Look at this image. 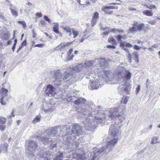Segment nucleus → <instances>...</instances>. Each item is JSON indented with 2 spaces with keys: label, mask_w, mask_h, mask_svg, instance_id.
Here are the masks:
<instances>
[{
  "label": "nucleus",
  "mask_w": 160,
  "mask_h": 160,
  "mask_svg": "<svg viewBox=\"0 0 160 160\" xmlns=\"http://www.w3.org/2000/svg\"><path fill=\"white\" fill-rule=\"evenodd\" d=\"M120 128V126L116 122L111 125L109 132L112 139L108 142L106 148L104 147L101 148H93L92 152H88L86 153L79 154L78 155V158L82 160H95L97 159L100 155L107 152L110 151L117 142L118 138L121 132Z\"/></svg>",
  "instance_id": "f257e3e1"
},
{
  "label": "nucleus",
  "mask_w": 160,
  "mask_h": 160,
  "mask_svg": "<svg viewBox=\"0 0 160 160\" xmlns=\"http://www.w3.org/2000/svg\"><path fill=\"white\" fill-rule=\"evenodd\" d=\"M83 128L79 124H75L71 129L68 127L66 129V134L62 136L63 141L67 144V148L68 150V152H71L78 148L80 142V140L74 141V139L76 136L81 135L82 133Z\"/></svg>",
  "instance_id": "f03ea898"
},
{
  "label": "nucleus",
  "mask_w": 160,
  "mask_h": 160,
  "mask_svg": "<svg viewBox=\"0 0 160 160\" xmlns=\"http://www.w3.org/2000/svg\"><path fill=\"white\" fill-rule=\"evenodd\" d=\"M93 109L91 114L90 112H88V115L93 116L94 119L87 118L83 122V127L84 128L88 131L92 132L96 129L98 124H103L104 123L105 118L104 111L101 109L100 106L96 108H94Z\"/></svg>",
  "instance_id": "7ed1b4c3"
},
{
  "label": "nucleus",
  "mask_w": 160,
  "mask_h": 160,
  "mask_svg": "<svg viewBox=\"0 0 160 160\" xmlns=\"http://www.w3.org/2000/svg\"><path fill=\"white\" fill-rule=\"evenodd\" d=\"M81 70V69L80 68V70L78 71H73L72 72H69L70 73L69 74L72 75L71 77H67L65 79L63 78L64 73L62 75L59 70H54L52 71L51 73V75L55 79V80L54 81V84L57 86H59L60 85V82H61L68 78L69 79L68 81L71 80L72 79V78H75L82 79L84 77V74L79 72Z\"/></svg>",
  "instance_id": "20e7f679"
},
{
  "label": "nucleus",
  "mask_w": 160,
  "mask_h": 160,
  "mask_svg": "<svg viewBox=\"0 0 160 160\" xmlns=\"http://www.w3.org/2000/svg\"><path fill=\"white\" fill-rule=\"evenodd\" d=\"M75 105H78L79 106H83V107H80L77 108L78 112L83 113L85 115H88V112L89 110H92V107L91 106L92 105V102H89L82 97L78 98L73 101Z\"/></svg>",
  "instance_id": "39448f33"
},
{
  "label": "nucleus",
  "mask_w": 160,
  "mask_h": 160,
  "mask_svg": "<svg viewBox=\"0 0 160 160\" xmlns=\"http://www.w3.org/2000/svg\"><path fill=\"white\" fill-rule=\"evenodd\" d=\"M125 71V68L119 66L117 68L114 73L108 76L105 75V77L106 78L108 82L111 81L114 83H118L120 80L123 79Z\"/></svg>",
  "instance_id": "423d86ee"
},
{
  "label": "nucleus",
  "mask_w": 160,
  "mask_h": 160,
  "mask_svg": "<svg viewBox=\"0 0 160 160\" xmlns=\"http://www.w3.org/2000/svg\"><path fill=\"white\" fill-rule=\"evenodd\" d=\"M93 62L94 61L93 60H90L88 62H86L84 63L76 65L75 67L70 68L68 69L67 70L64 72L63 78L65 79L67 77H70L72 76V75L69 74H70L69 72H72L73 71H78L80 70V68H81V67L84 68L89 67L92 65Z\"/></svg>",
  "instance_id": "0eeeda50"
},
{
  "label": "nucleus",
  "mask_w": 160,
  "mask_h": 160,
  "mask_svg": "<svg viewBox=\"0 0 160 160\" xmlns=\"http://www.w3.org/2000/svg\"><path fill=\"white\" fill-rule=\"evenodd\" d=\"M105 75L102 77H100L98 79H97L95 82H93L91 83L90 85L89 86L88 88L92 89H97L102 85L104 82L108 81L106 78L105 77Z\"/></svg>",
  "instance_id": "6e6552de"
},
{
  "label": "nucleus",
  "mask_w": 160,
  "mask_h": 160,
  "mask_svg": "<svg viewBox=\"0 0 160 160\" xmlns=\"http://www.w3.org/2000/svg\"><path fill=\"white\" fill-rule=\"evenodd\" d=\"M118 109L117 108H115L113 110V112L110 114L109 117L111 119H114L115 118L116 119H117L119 120L121 122L122 120L125 119V118L122 115L119 114L118 112Z\"/></svg>",
  "instance_id": "1a4fd4ad"
},
{
  "label": "nucleus",
  "mask_w": 160,
  "mask_h": 160,
  "mask_svg": "<svg viewBox=\"0 0 160 160\" xmlns=\"http://www.w3.org/2000/svg\"><path fill=\"white\" fill-rule=\"evenodd\" d=\"M62 128L61 126H59L50 128L48 131L47 134L48 136H53L56 135L58 132H61L62 131Z\"/></svg>",
  "instance_id": "9d476101"
},
{
  "label": "nucleus",
  "mask_w": 160,
  "mask_h": 160,
  "mask_svg": "<svg viewBox=\"0 0 160 160\" xmlns=\"http://www.w3.org/2000/svg\"><path fill=\"white\" fill-rule=\"evenodd\" d=\"M38 139L40 140L45 145L50 144V148L51 149H53L54 148L56 147V143L53 142V141L51 138L48 139L45 137H43L42 138H39Z\"/></svg>",
  "instance_id": "9b49d317"
},
{
  "label": "nucleus",
  "mask_w": 160,
  "mask_h": 160,
  "mask_svg": "<svg viewBox=\"0 0 160 160\" xmlns=\"http://www.w3.org/2000/svg\"><path fill=\"white\" fill-rule=\"evenodd\" d=\"M45 92L50 97L53 96L56 93L55 89L51 84L47 85L45 88Z\"/></svg>",
  "instance_id": "f8f14e48"
},
{
  "label": "nucleus",
  "mask_w": 160,
  "mask_h": 160,
  "mask_svg": "<svg viewBox=\"0 0 160 160\" xmlns=\"http://www.w3.org/2000/svg\"><path fill=\"white\" fill-rule=\"evenodd\" d=\"M38 147V145L36 142L33 140H30L28 141V151L33 152L36 151Z\"/></svg>",
  "instance_id": "ddd939ff"
},
{
  "label": "nucleus",
  "mask_w": 160,
  "mask_h": 160,
  "mask_svg": "<svg viewBox=\"0 0 160 160\" xmlns=\"http://www.w3.org/2000/svg\"><path fill=\"white\" fill-rule=\"evenodd\" d=\"M45 151H43V149L40 148L37 154V156L41 158H43L44 160H48V157L50 154L47 152L45 153Z\"/></svg>",
  "instance_id": "4468645a"
},
{
  "label": "nucleus",
  "mask_w": 160,
  "mask_h": 160,
  "mask_svg": "<svg viewBox=\"0 0 160 160\" xmlns=\"http://www.w3.org/2000/svg\"><path fill=\"white\" fill-rule=\"evenodd\" d=\"M120 87L121 90L126 92L127 94L129 93V91L131 88V85L128 82H126L124 84L121 85Z\"/></svg>",
  "instance_id": "2eb2a0df"
},
{
  "label": "nucleus",
  "mask_w": 160,
  "mask_h": 160,
  "mask_svg": "<svg viewBox=\"0 0 160 160\" xmlns=\"http://www.w3.org/2000/svg\"><path fill=\"white\" fill-rule=\"evenodd\" d=\"M128 55L127 57L128 58V61L129 62H131V58H134V59L135 58H138V53L137 52H134L132 54H131L128 51Z\"/></svg>",
  "instance_id": "dca6fc26"
},
{
  "label": "nucleus",
  "mask_w": 160,
  "mask_h": 160,
  "mask_svg": "<svg viewBox=\"0 0 160 160\" xmlns=\"http://www.w3.org/2000/svg\"><path fill=\"white\" fill-rule=\"evenodd\" d=\"M68 44L69 43L68 42L61 43L55 48V50L57 51L61 50L66 48L68 46Z\"/></svg>",
  "instance_id": "f3484780"
},
{
  "label": "nucleus",
  "mask_w": 160,
  "mask_h": 160,
  "mask_svg": "<svg viewBox=\"0 0 160 160\" xmlns=\"http://www.w3.org/2000/svg\"><path fill=\"white\" fill-rule=\"evenodd\" d=\"M59 25L58 23H55V25L53 26V31L56 33H58L61 36H62V34L58 31Z\"/></svg>",
  "instance_id": "a211bd4d"
},
{
  "label": "nucleus",
  "mask_w": 160,
  "mask_h": 160,
  "mask_svg": "<svg viewBox=\"0 0 160 160\" xmlns=\"http://www.w3.org/2000/svg\"><path fill=\"white\" fill-rule=\"evenodd\" d=\"M114 37L117 40L118 42L120 43V46L121 47V46H124V43L121 39V36L120 35H118L117 36H115Z\"/></svg>",
  "instance_id": "6ab92c4d"
},
{
  "label": "nucleus",
  "mask_w": 160,
  "mask_h": 160,
  "mask_svg": "<svg viewBox=\"0 0 160 160\" xmlns=\"http://www.w3.org/2000/svg\"><path fill=\"white\" fill-rule=\"evenodd\" d=\"M8 92V90L5 88H2L1 89L0 91V95H1L2 96V97H4L7 95V93Z\"/></svg>",
  "instance_id": "aec40b11"
},
{
  "label": "nucleus",
  "mask_w": 160,
  "mask_h": 160,
  "mask_svg": "<svg viewBox=\"0 0 160 160\" xmlns=\"http://www.w3.org/2000/svg\"><path fill=\"white\" fill-rule=\"evenodd\" d=\"M123 43H124V46H121V47L124 48L123 49L125 51H128V49L126 48H125V47L130 48L133 46L131 44L127 42L124 41L123 42Z\"/></svg>",
  "instance_id": "412c9836"
},
{
  "label": "nucleus",
  "mask_w": 160,
  "mask_h": 160,
  "mask_svg": "<svg viewBox=\"0 0 160 160\" xmlns=\"http://www.w3.org/2000/svg\"><path fill=\"white\" fill-rule=\"evenodd\" d=\"M109 31L111 32H112L114 33H117L118 32L119 33H124V31L123 30H120L118 29L115 28H111L110 30Z\"/></svg>",
  "instance_id": "4be33fe9"
},
{
  "label": "nucleus",
  "mask_w": 160,
  "mask_h": 160,
  "mask_svg": "<svg viewBox=\"0 0 160 160\" xmlns=\"http://www.w3.org/2000/svg\"><path fill=\"white\" fill-rule=\"evenodd\" d=\"M124 76H125V77L126 79H129L131 78V74L129 71L127 70L126 69Z\"/></svg>",
  "instance_id": "5701e85b"
},
{
  "label": "nucleus",
  "mask_w": 160,
  "mask_h": 160,
  "mask_svg": "<svg viewBox=\"0 0 160 160\" xmlns=\"http://www.w3.org/2000/svg\"><path fill=\"white\" fill-rule=\"evenodd\" d=\"M41 117L40 115H37L32 121V122L35 123L36 122H39L40 120Z\"/></svg>",
  "instance_id": "b1692460"
},
{
  "label": "nucleus",
  "mask_w": 160,
  "mask_h": 160,
  "mask_svg": "<svg viewBox=\"0 0 160 160\" xmlns=\"http://www.w3.org/2000/svg\"><path fill=\"white\" fill-rule=\"evenodd\" d=\"M118 7L117 6L114 7L112 6H107L104 7L102 9V11L105 12V10L106 9H117Z\"/></svg>",
  "instance_id": "393cba45"
},
{
  "label": "nucleus",
  "mask_w": 160,
  "mask_h": 160,
  "mask_svg": "<svg viewBox=\"0 0 160 160\" xmlns=\"http://www.w3.org/2000/svg\"><path fill=\"white\" fill-rule=\"evenodd\" d=\"M108 42L110 43H111L113 44H117V42L113 37H111L109 38Z\"/></svg>",
  "instance_id": "a878e982"
},
{
  "label": "nucleus",
  "mask_w": 160,
  "mask_h": 160,
  "mask_svg": "<svg viewBox=\"0 0 160 160\" xmlns=\"http://www.w3.org/2000/svg\"><path fill=\"white\" fill-rule=\"evenodd\" d=\"M8 146V145L7 144H5L3 145L2 147H1L2 148V152L4 153H7V147Z\"/></svg>",
  "instance_id": "bb28decb"
},
{
  "label": "nucleus",
  "mask_w": 160,
  "mask_h": 160,
  "mask_svg": "<svg viewBox=\"0 0 160 160\" xmlns=\"http://www.w3.org/2000/svg\"><path fill=\"white\" fill-rule=\"evenodd\" d=\"M65 31L69 33V35L70 36L72 35V30L70 28L68 27H65L63 28Z\"/></svg>",
  "instance_id": "cd10ccee"
},
{
  "label": "nucleus",
  "mask_w": 160,
  "mask_h": 160,
  "mask_svg": "<svg viewBox=\"0 0 160 160\" xmlns=\"http://www.w3.org/2000/svg\"><path fill=\"white\" fill-rule=\"evenodd\" d=\"M129 97L126 96L122 98V100L121 101V103L123 104H126L128 101Z\"/></svg>",
  "instance_id": "c85d7f7f"
},
{
  "label": "nucleus",
  "mask_w": 160,
  "mask_h": 160,
  "mask_svg": "<svg viewBox=\"0 0 160 160\" xmlns=\"http://www.w3.org/2000/svg\"><path fill=\"white\" fill-rule=\"evenodd\" d=\"M6 120L7 119L6 118L2 116L0 117V124H4L6 122Z\"/></svg>",
  "instance_id": "c756f323"
},
{
  "label": "nucleus",
  "mask_w": 160,
  "mask_h": 160,
  "mask_svg": "<svg viewBox=\"0 0 160 160\" xmlns=\"http://www.w3.org/2000/svg\"><path fill=\"white\" fill-rule=\"evenodd\" d=\"M138 30H142L144 28V25L143 23H140L137 25Z\"/></svg>",
  "instance_id": "7c9ffc66"
},
{
  "label": "nucleus",
  "mask_w": 160,
  "mask_h": 160,
  "mask_svg": "<svg viewBox=\"0 0 160 160\" xmlns=\"http://www.w3.org/2000/svg\"><path fill=\"white\" fill-rule=\"evenodd\" d=\"M158 139V138L157 137H153L152 139L151 143L153 144L159 143V142L157 141Z\"/></svg>",
  "instance_id": "2f4dec72"
},
{
  "label": "nucleus",
  "mask_w": 160,
  "mask_h": 160,
  "mask_svg": "<svg viewBox=\"0 0 160 160\" xmlns=\"http://www.w3.org/2000/svg\"><path fill=\"white\" fill-rule=\"evenodd\" d=\"M143 13L144 14L148 16H152L153 14L151 11L148 10L143 11Z\"/></svg>",
  "instance_id": "473e14b6"
},
{
  "label": "nucleus",
  "mask_w": 160,
  "mask_h": 160,
  "mask_svg": "<svg viewBox=\"0 0 160 160\" xmlns=\"http://www.w3.org/2000/svg\"><path fill=\"white\" fill-rule=\"evenodd\" d=\"M11 10L12 14L14 16L16 17L18 16L17 12L12 9H10Z\"/></svg>",
  "instance_id": "72a5a7b5"
},
{
  "label": "nucleus",
  "mask_w": 160,
  "mask_h": 160,
  "mask_svg": "<svg viewBox=\"0 0 160 160\" xmlns=\"http://www.w3.org/2000/svg\"><path fill=\"white\" fill-rule=\"evenodd\" d=\"M99 18V14L97 12H95L92 17V18L97 19Z\"/></svg>",
  "instance_id": "f704fd0d"
},
{
  "label": "nucleus",
  "mask_w": 160,
  "mask_h": 160,
  "mask_svg": "<svg viewBox=\"0 0 160 160\" xmlns=\"http://www.w3.org/2000/svg\"><path fill=\"white\" fill-rule=\"evenodd\" d=\"M97 20L96 19L92 18V21H91V26L93 27L97 23Z\"/></svg>",
  "instance_id": "c9c22d12"
},
{
  "label": "nucleus",
  "mask_w": 160,
  "mask_h": 160,
  "mask_svg": "<svg viewBox=\"0 0 160 160\" xmlns=\"http://www.w3.org/2000/svg\"><path fill=\"white\" fill-rule=\"evenodd\" d=\"M72 33L73 35L74 36L73 38H75L78 36L79 32L78 31H75L74 30H72Z\"/></svg>",
  "instance_id": "e433bc0d"
},
{
  "label": "nucleus",
  "mask_w": 160,
  "mask_h": 160,
  "mask_svg": "<svg viewBox=\"0 0 160 160\" xmlns=\"http://www.w3.org/2000/svg\"><path fill=\"white\" fill-rule=\"evenodd\" d=\"M18 23L21 24L23 27L25 28L26 27V24L25 22L23 21H18Z\"/></svg>",
  "instance_id": "4c0bfd02"
},
{
  "label": "nucleus",
  "mask_w": 160,
  "mask_h": 160,
  "mask_svg": "<svg viewBox=\"0 0 160 160\" xmlns=\"http://www.w3.org/2000/svg\"><path fill=\"white\" fill-rule=\"evenodd\" d=\"M43 18L45 21H47L49 23H51V19L49 18H48L47 16L44 15L43 17Z\"/></svg>",
  "instance_id": "58836bf2"
},
{
  "label": "nucleus",
  "mask_w": 160,
  "mask_h": 160,
  "mask_svg": "<svg viewBox=\"0 0 160 160\" xmlns=\"http://www.w3.org/2000/svg\"><path fill=\"white\" fill-rule=\"evenodd\" d=\"M5 125L0 124V130L3 132L5 130Z\"/></svg>",
  "instance_id": "ea45409f"
},
{
  "label": "nucleus",
  "mask_w": 160,
  "mask_h": 160,
  "mask_svg": "<svg viewBox=\"0 0 160 160\" xmlns=\"http://www.w3.org/2000/svg\"><path fill=\"white\" fill-rule=\"evenodd\" d=\"M64 158V156L63 154V153H59V154H58L56 157V159H58V158Z\"/></svg>",
  "instance_id": "a19ab883"
},
{
  "label": "nucleus",
  "mask_w": 160,
  "mask_h": 160,
  "mask_svg": "<svg viewBox=\"0 0 160 160\" xmlns=\"http://www.w3.org/2000/svg\"><path fill=\"white\" fill-rule=\"evenodd\" d=\"M137 27V23H134L133 24V26L132 27V28L134 32L137 31L138 30V29Z\"/></svg>",
  "instance_id": "79ce46f5"
},
{
  "label": "nucleus",
  "mask_w": 160,
  "mask_h": 160,
  "mask_svg": "<svg viewBox=\"0 0 160 160\" xmlns=\"http://www.w3.org/2000/svg\"><path fill=\"white\" fill-rule=\"evenodd\" d=\"M28 158L30 160L32 159V158H33V159H34L35 158V156L34 155H33L32 153L30 154L28 156Z\"/></svg>",
  "instance_id": "37998d69"
},
{
  "label": "nucleus",
  "mask_w": 160,
  "mask_h": 160,
  "mask_svg": "<svg viewBox=\"0 0 160 160\" xmlns=\"http://www.w3.org/2000/svg\"><path fill=\"white\" fill-rule=\"evenodd\" d=\"M140 85H138L136 88V94H137L138 93L140 90Z\"/></svg>",
  "instance_id": "c03bdc74"
},
{
  "label": "nucleus",
  "mask_w": 160,
  "mask_h": 160,
  "mask_svg": "<svg viewBox=\"0 0 160 160\" xmlns=\"http://www.w3.org/2000/svg\"><path fill=\"white\" fill-rule=\"evenodd\" d=\"M134 31L132 28H130L128 30V33H133L134 32Z\"/></svg>",
  "instance_id": "a18cd8bd"
},
{
  "label": "nucleus",
  "mask_w": 160,
  "mask_h": 160,
  "mask_svg": "<svg viewBox=\"0 0 160 160\" xmlns=\"http://www.w3.org/2000/svg\"><path fill=\"white\" fill-rule=\"evenodd\" d=\"M106 47L108 48H111L113 49L116 48V47L113 45H107Z\"/></svg>",
  "instance_id": "49530a36"
},
{
  "label": "nucleus",
  "mask_w": 160,
  "mask_h": 160,
  "mask_svg": "<svg viewBox=\"0 0 160 160\" xmlns=\"http://www.w3.org/2000/svg\"><path fill=\"white\" fill-rule=\"evenodd\" d=\"M133 48L136 50H138L141 48V47L138 46L136 45H135L134 46Z\"/></svg>",
  "instance_id": "de8ad7c7"
},
{
  "label": "nucleus",
  "mask_w": 160,
  "mask_h": 160,
  "mask_svg": "<svg viewBox=\"0 0 160 160\" xmlns=\"http://www.w3.org/2000/svg\"><path fill=\"white\" fill-rule=\"evenodd\" d=\"M4 37L6 39H8L9 38V34L8 33H5Z\"/></svg>",
  "instance_id": "09e8293b"
},
{
  "label": "nucleus",
  "mask_w": 160,
  "mask_h": 160,
  "mask_svg": "<svg viewBox=\"0 0 160 160\" xmlns=\"http://www.w3.org/2000/svg\"><path fill=\"white\" fill-rule=\"evenodd\" d=\"M3 97H2L0 99V102L2 105H5L6 104V103H5L3 100Z\"/></svg>",
  "instance_id": "8fccbe9b"
},
{
  "label": "nucleus",
  "mask_w": 160,
  "mask_h": 160,
  "mask_svg": "<svg viewBox=\"0 0 160 160\" xmlns=\"http://www.w3.org/2000/svg\"><path fill=\"white\" fill-rule=\"evenodd\" d=\"M35 16L38 18L41 17L42 16V14L41 13H39L38 12L36 13Z\"/></svg>",
  "instance_id": "3c124183"
},
{
  "label": "nucleus",
  "mask_w": 160,
  "mask_h": 160,
  "mask_svg": "<svg viewBox=\"0 0 160 160\" xmlns=\"http://www.w3.org/2000/svg\"><path fill=\"white\" fill-rule=\"evenodd\" d=\"M26 40H25L22 42L21 45L23 47L26 46Z\"/></svg>",
  "instance_id": "603ef678"
},
{
  "label": "nucleus",
  "mask_w": 160,
  "mask_h": 160,
  "mask_svg": "<svg viewBox=\"0 0 160 160\" xmlns=\"http://www.w3.org/2000/svg\"><path fill=\"white\" fill-rule=\"evenodd\" d=\"M37 47L39 48H42L43 47V44H36L35 45L34 47Z\"/></svg>",
  "instance_id": "864d4df0"
},
{
  "label": "nucleus",
  "mask_w": 160,
  "mask_h": 160,
  "mask_svg": "<svg viewBox=\"0 0 160 160\" xmlns=\"http://www.w3.org/2000/svg\"><path fill=\"white\" fill-rule=\"evenodd\" d=\"M73 50L72 48L70 49L68 52V55L70 56L72 53V52H73Z\"/></svg>",
  "instance_id": "5fc2aeb1"
},
{
  "label": "nucleus",
  "mask_w": 160,
  "mask_h": 160,
  "mask_svg": "<svg viewBox=\"0 0 160 160\" xmlns=\"http://www.w3.org/2000/svg\"><path fill=\"white\" fill-rule=\"evenodd\" d=\"M13 113H14V110H12V112H11V115L10 116H8L7 118H10L12 116L13 117H14V115L13 114Z\"/></svg>",
  "instance_id": "6e6d98bb"
},
{
  "label": "nucleus",
  "mask_w": 160,
  "mask_h": 160,
  "mask_svg": "<svg viewBox=\"0 0 160 160\" xmlns=\"http://www.w3.org/2000/svg\"><path fill=\"white\" fill-rule=\"evenodd\" d=\"M109 33H108V32H107V31H106V32H103L102 33V35H103V36H107L108 34Z\"/></svg>",
  "instance_id": "4d7b16f0"
},
{
  "label": "nucleus",
  "mask_w": 160,
  "mask_h": 160,
  "mask_svg": "<svg viewBox=\"0 0 160 160\" xmlns=\"http://www.w3.org/2000/svg\"><path fill=\"white\" fill-rule=\"evenodd\" d=\"M40 22L41 24L43 25H44L46 24V22L43 20H41Z\"/></svg>",
  "instance_id": "13d9d810"
},
{
  "label": "nucleus",
  "mask_w": 160,
  "mask_h": 160,
  "mask_svg": "<svg viewBox=\"0 0 160 160\" xmlns=\"http://www.w3.org/2000/svg\"><path fill=\"white\" fill-rule=\"evenodd\" d=\"M32 37L33 38H35L36 37V33L35 32L34 30L32 29Z\"/></svg>",
  "instance_id": "bf43d9fd"
},
{
  "label": "nucleus",
  "mask_w": 160,
  "mask_h": 160,
  "mask_svg": "<svg viewBox=\"0 0 160 160\" xmlns=\"http://www.w3.org/2000/svg\"><path fill=\"white\" fill-rule=\"evenodd\" d=\"M119 3H112L108 4L109 5H119Z\"/></svg>",
  "instance_id": "052dcab7"
},
{
  "label": "nucleus",
  "mask_w": 160,
  "mask_h": 160,
  "mask_svg": "<svg viewBox=\"0 0 160 160\" xmlns=\"http://www.w3.org/2000/svg\"><path fill=\"white\" fill-rule=\"evenodd\" d=\"M102 60V64H103V66L104 67H105L106 66H107L106 64V62L105 61V59L103 58Z\"/></svg>",
  "instance_id": "680f3d73"
},
{
  "label": "nucleus",
  "mask_w": 160,
  "mask_h": 160,
  "mask_svg": "<svg viewBox=\"0 0 160 160\" xmlns=\"http://www.w3.org/2000/svg\"><path fill=\"white\" fill-rule=\"evenodd\" d=\"M52 109L50 108L49 109H44V111L45 112H48L51 111Z\"/></svg>",
  "instance_id": "e2e57ef3"
},
{
  "label": "nucleus",
  "mask_w": 160,
  "mask_h": 160,
  "mask_svg": "<svg viewBox=\"0 0 160 160\" xmlns=\"http://www.w3.org/2000/svg\"><path fill=\"white\" fill-rule=\"evenodd\" d=\"M134 60L135 61V62H136L137 63H138L139 62V58L138 57V58H135L134 59Z\"/></svg>",
  "instance_id": "0e129e2a"
},
{
  "label": "nucleus",
  "mask_w": 160,
  "mask_h": 160,
  "mask_svg": "<svg viewBox=\"0 0 160 160\" xmlns=\"http://www.w3.org/2000/svg\"><path fill=\"white\" fill-rule=\"evenodd\" d=\"M122 38L123 39H126L127 38V37L126 35H123L122 36H121Z\"/></svg>",
  "instance_id": "69168bd1"
},
{
  "label": "nucleus",
  "mask_w": 160,
  "mask_h": 160,
  "mask_svg": "<svg viewBox=\"0 0 160 160\" xmlns=\"http://www.w3.org/2000/svg\"><path fill=\"white\" fill-rule=\"evenodd\" d=\"M113 12L112 11H110L109 12H106V14H108L109 15H111L112 13Z\"/></svg>",
  "instance_id": "338daca9"
},
{
  "label": "nucleus",
  "mask_w": 160,
  "mask_h": 160,
  "mask_svg": "<svg viewBox=\"0 0 160 160\" xmlns=\"http://www.w3.org/2000/svg\"><path fill=\"white\" fill-rule=\"evenodd\" d=\"M129 10L130 11H136V9L132 8H129Z\"/></svg>",
  "instance_id": "774afa93"
}]
</instances>
